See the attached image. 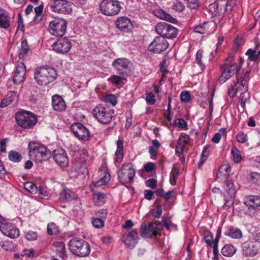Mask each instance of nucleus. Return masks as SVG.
<instances>
[{"label":"nucleus","instance_id":"f257e3e1","mask_svg":"<svg viewBox=\"0 0 260 260\" xmlns=\"http://www.w3.org/2000/svg\"><path fill=\"white\" fill-rule=\"evenodd\" d=\"M234 57L229 56L225 60L223 64L221 66V75L218 78L220 83H224L226 80L236 75V83H238L241 76L240 74V66L237 63L234 62Z\"/></svg>","mask_w":260,"mask_h":260},{"label":"nucleus","instance_id":"f03ea898","mask_svg":"<svg viewBox=\"0 0 260 260\" xmlns=\"http://www.w3.org/2000/svg\"><path fill=\"white\" fill-rule=\"evenodd\" d=\"M29 158L37 162H42L51 156V152L43 145L36 142H30L28 145Z\"/></svg>","mask_w":260,"mask_h":260},{"label":"nucleus","instance_id":"7ed1b4c3","mask_svg":"<svg viewBox=\"0 0 260 260\" xmlns=\"http://www.w3.org/2000/svg\"><path fill=\"white\" fill-rule=\"evenodd\" d=\"M56 71L49 66L40 67L34 74V78L38 84L46 85L53 82L57 77Z\"/></svg>","mask_w":260,"mask_h":260},{"label":"nucleus","instance_id":"20e7f679","mask_svg":"<svg viewBox=\"0 0 260 260\" xmlns=\"http://www.w3.org/2000/svg\"><path fill=\"white\" fill-rule=\"evenodd\" d=\"M69 246L70 250L78 256H87L90 252L89 244L79 238H75L71 239Z\"/></svg>","mask_w":260,"mask_h":260},{"label":"nucleus","instance_id":"39448f33","mask_svg":"<svg viewBox=\"0 0 260 260\" xmlns=\"http://www.w3.org/2000/svg\"><path fill=\"white\" fill-rule=\"evenodd\" d=\"M92 114L100 123L107 124L112 121L114 110L100 105L93 109Z\"/></svg>","mask_w":260,"mask_h":260},{"label":"nucleus","instance_id":"423d86ee","mask_svg":"<svg viewBox=\"0 0 260 260\" xmlns=\"http://www.w3.org/2000/svg\"><path fill=\"white\" fill-rule=\"evenodd\" d=\"M121 9L120 2L117 0H103L100 4L101 12L106 16L116 15Z\"/></svg>","mask_w":260,"mask_h":260},{"label":"nucleus","instance_id":"0eeeda50","mask_svg":"<svg viewBox=\"0 0 260 260\" xmlns=\"http://www.w3.org/2000/svg\"><path fill=\"white\" fill-rule=\"evenodd\" d=\"M135 175V170L132 163L124 164L117 172L118 179L122 184L131 183Z\"/></svg>","mask_w":260,"mask_h":260},{"label":"nucleus","instance_id":"6e6552de","mask_svg":"<svg viewBox=\"0 0 260 260\" xmlns=\"http://www.w3.org/2000/svg\"><path fill=\"white\" fill-rule=\"evenodd\" d=\"M16 120L20 126L25 128H31L36 124L37 121L35 114L25 111L17 113Z\"/></svg>","mask_w":260,"mask_h":260},{"label":"nucleus","instance_id":"1a4fd4ad","mask_svg":"<svg viewBox=\"0 0 260 260\" xmlns=\"http://www.w3.org/2000/svg\"><path fill=\"white\" fill-rule=\"evenodd\" d=\"M155 30L161 37L164 39H174L177 35V29L166 22L158 23L155 26Z\"/></svg>","mask_w":260,"mask_h":260},{"label":"nucleus","instance_id":"9d476101","mask_svg":"<svg viewBox=\"0 0 260 260\" xmlns=\"http://www.w3.org/2000/svg\"><path fill=\"white\" fill-rule=\"evenodd\" d=\"M223 197L225 201L224 206L231 207L234 203L237 187L233 181H226L223 185Z\"/></svg>","mask_w":260,"mask_h":260},{"label":"nucleus","instance_id":"9b49d317","mask_svg":"<svg viewBox=\"0 0 260 260\" xmlns=\"http://www.w3.org/2000/svg\"><path fill=\"white\" fill-rule=\"evenodd\" d=\"M131 62L125 58H119L114 60L112 66L118 74L128 76L131 74Z\"/></svg>","mask_w":260,"mask_h":260},{"label":"nucleus","instance_id":"f8f14e48","mask_svg":"<svg viewBox=\"0 0 260 260\" xmlns=\"http://www.w3.org/2000/svg\"><path fill=\"white\" fill-rule=\"evenodd\" d=\"M49 27L52 35L57 37H61L66 32L67 22L63 19H55L50 21Z\"/></svg>","mask_w":260,"mask_h":260},{"label":"nucleus","instance_id":"ddd939ff","mask_svg":"<svg viewBox=\"0 0 260 260\" xmlns=\"http://www.w3.org/2000/svg\"><path fill=\"white\" fill-rule=\"evenodd\" d=\"M162 229V224L159 222H150L147 225L145 223H142L140 226V232L142 237L151 238L152 235H156L157 231Z\"/></svg>","mask_w":260,"mask_h":260},{"label":"nucleus","instance_id":"4468645a","mask_svg":"<svg viewBox=\"0 0 260 260\" xmlns=\"http://www.w3.org/2000/svg\"><path fill=\"white\" fill-rule=\"evenodd\" d=\"M50 6L53 12L59 14H69L72 10L71 3L66 0H53Z\"/></svg>","mask_w":260,"mask_h":260},{"label":"nucleus","instance_id":"2eb2a0df","mask_svg":"<svg viewBox=\"0 0 260 260\" xmlns=\"http://www.w3.org/2000/svg\"><path fill=\"white\" fill-rule=\"evenodd\" d=\"M169 47L168 41L161 37H157L149 46V50L155 53H160Z\"/></svg>","mask_w":260,"mask_h":260},{"label":"nucleus","instance_id":"dca6fc26","mask_svg":"<svg viewBox=\"0 0 260 260\" xmlns=\"http://www.w3.org/2000/svg\"><path fill=\"white\" fill-rule=\"evenodd\" d=\"M72 47L70 40L67 38L59 39L52 45L53 50L57 53L64 54L68 53Z\"/></svg>","mask_w":260,"mask_h":260},{"label":"nucleus","instance_id":"f3484780","mask_svg":"<svg viewBox=\"0 0 260 260\" xmlns=\"http://www.w3.org/2000/svg\"><path fill=\"white\" fill-rule=\"evenodd\" d=\"M72 129L74 135L78 138L88 140L89 138V132L81 123H75L72 125Z\"/></svg>","mask_w":260,"mask_h":260},{"label":"nucleus","instance_id":"a211bd4d","mask_svg":"<svg viewBox=\"0 0 260 260\" xmlns=\"http://www.w3.org/2000/svg\"><path fill=\"white\" fill-rule=\"evenodd\" d=\"M53 158L57 165L65 167L69 165L67 153L64 149L58 148L53 151Z\"/></svg>","mask_w":260,"mask_h":260},{"label":"nucleus","instance_id":"6ab92c4d","mask_svg":"<svg viewBox=\"0 0 260 260\" xmlns=\"http://www.w3.org/2000/svg\"><path fill=\"white\" fill-rule=\"evenodd\" d=\"M122 237L125 246L129 249L134 248L139 240V235L136 230H132L127 235L124 234Z\"/></svg>","mask_w":260,"mask_h":260},{"label":"nucleus","instance_id":"aec40b11","mask_svg":"<svg viewBox=\"0 0 260 260\" xmlns=\"http://www.w3.org/2000/svg\"><path fill=\"white\" fill-rule=\"evenodd\" d=\"M25 75V66L24 64L20 62L18 63L13 78V82L16 84H19L24 81Z\"/></svg>","mask_w":260,"mask_h":260},{"label":"nucleus","instance_id":"412c9836","mask_svg":"<svg viewBox=\"0 0 260 260\" xmlns=\"http://www.w3.org/2000/svg\"><path fill=\"white\" fill-rule=\"evenodd\" d=\"M116 27L122 31H130L133 28L131 21L126 17H119L115 21Z\"/></svg>","mask_w":260,"mask_h":260},{"label":"nucleus","instance_id":"4be33fe9","mask_svg":"<svg viewBox=\"0 0 260 260\" xmlns=\"http://www.w3.org/2000/svg\"><path fill=\"white\" fill-rule=\"evenodd\" d=\"M230 172V166L229 164H226L222 165L219 168L217 174L216 180L219 182H225L228 181V179Z\"/></svg>","mask_w":260,"mask_h":260},{"label":"nucleus","instance_id":"5701e85b","mask_svg":"<svg viewBox=\"0 0 260 260\" xmlns=\"http://www.w3.org/2000/svg\"><path fill=\"white\" fill-rule=\"evenodd\" d=\"M243 253L246 256H255L258 250L257 244L253 242H246L243 245Z\"/></svg>","mask_w":260,"mask_h":260},{"label":"nucleus","instance_id":"b1692460","mask_svg":"<svg viewBox=\"0 0 260 260\" xmlns=\"http://www.w3.org/2000/svg\"><path fill=\"white\" fill-rule=\"evenodd\" d=\"M77 196L75 193L67 187H63L59 193V200L60 202H70L76 200Z\"/></svg>","mask_w":260,"mask_h":260},{"label":"nucleus","instance_id":"393cba45","mask_svg":"<svg viewBox=\"0 0 260 260\" xmlns=\"http://www.w3.org/2000/svg\"><path fill=\"white\" fill-rule=\"evenodd\" d=\"M52 105L54 110L58 112L64 111L66 105L62 98L58 95H54L52 98Z\"/></svg>","mask_w":260,"mask_h":260},{"label":"nucleus","instance_id":"a878e982","mask_svg":"<svg viewBox=\"0 0 260 260\" xmlns=\"http://www.w3.org/2000/svg\"><path fill=\"white\" fill-rule=\"evenodd\" d=\"M244 204L253 209H260V197L257 196H250L246 198Z\"/></svg>","mask_w":260,"mask_h":260},{"label":"nucleus","instance_id":"bb28decb","mask_svg":"<svg viewBox=\"0 0 260 260\" xmlns=\"http://www.w3.org/2000/svg\"><path fill=\"white\" fill-rule=\"evenodd\" d=\"M155 15L156 17L161 19H164L173 23H176L177 22V20L175 18L161 9L156 11Z\"/></svg>","mask_w":260,"mask_h":260},{"label":"nucleus","instance_id":"cd10ccee","mask_svg":"<svg viewBox=\"0 0 260 260\" xmlns=\"http://www.w3.org/2000/svg\"><path fill=\"white\" fill-rule=\"evenodd\" d=\"M53 246L56 248L55 251L58 253L59 257L62 258L63 260H65L67 255L64 243L62 242H56L54 243Z\"/></svg>","mask_w":260,"mask_h":260},{"label":"nucleus","instance_id":"c85d7f7f","mask_svg":"<svg viewBox=\"0 0 260 260\" xmlns=\"http://www.w3.org/2000/svg\"><path fill=\"white\" fill-rule=\"evenodd\" d=\"M116 144L117 150L115 152L116 158L115 161L120 163L122 161L123 157V143L122 140H118Z\"/></svg>","mask_w":260,"mask_h":260},{"label":"nucleus","instance_id":"c756f323","mask_svg":"<svg viewBox=\"0 0 260 260\" xmlns=\"http://www.w3.org/2000/svg\"><path fill=\"white\" fill-rule=\"evenodd\" d=\"M0 27L5 29L10 27V18L6 11L0 13Z\"/></svg>","mask_w":260,"mask_h":260},{"label":"nucleus","instance_id":"7c9ffc66","mask_svg":"<svg viewBox=\"0 0 260 260\" xmlns=\"http://www.w3.org/2000/svg\"><path fill=\"white\" fill-rule=\"evenodd\" d=\"M225 235L233 239H240L242 236L241 231L239 229L231 228L225 232Z\"/></svg>","mask_w":260,"mask_h":260},{"label":"nucleus","instance_id":"2f4dec72","mask_svg":"<svg viewBox=\"0 0 260 260\" xmlns=\"http://www.w3.org/2000/svg\"><path fill=\"white\" fill-rule=\"evenodd\" d=\"M93 200L95 205L98 206L102 205L106 202V195L101 192H94Z\"/></svg>","mask_w":260,"mask_h":260},{"label":"nucleus","instance_id":"473e14b6","mask_svg":"<svg viewBox=\"0 0 260 260\" xmlns=\"http://www.w3.org/2000/svg\"><path fill=\"white\" fill-rule=\"evenodd\" d=\"M236 251V249L231 244H227L224 246L221 251L222 254L226 257L233 256Z\"/></svg>","mask_w":260,"mask_h":260},{"label":"nucleus","instance_id":"72a5a7b5","mask_svg":"<svg viewBox=\"0 0 260 260\" xmlns=\"http://www.w3.org/2000/svg\"><path fill=\"white\" fill-rule=\"evenodd\" d=\"M110 180V175L108 173H105L104 176L98 181L94 182L95 187L106 185Z\"/></svg>","mask_w":260,"mask_h":260},{"label":"nucleus","instance_id":"f704fd0d","mask_svg":"<svg viewBox=\"0 0 260 260\" xmlns=\"http://www.w3.org/2000/svg\"><path fill=\"white\" fill-rule=\"evenodd\" d=\"M59 233L58 228L53 223H49L47 225V233L49 235H57Z\"/></svg>","mask_w":260,"mask_h":260},{"label":"nucleus","instance_id":"c9c22d12","mask_svg":"<svg viewBox=\"0 0 260 260\" xmlns=\"http://www.w3.org/2000/svg\"><path fill=\"white\" fill-rule=\"evenodd\" d=\"M245 55L248 56V59L252 61L257 62L259 61V58L256 54V49H249L246 51Z\"/></svg>","mask_w":260,"mask_h":260},{"label":"nucleus","instance_id":"e433bc0d","mask_svg":"<svg viewBox=\"0 0 260 260\" xmlns=\"http://www.w3.org/2000/svg\"><path fill=\"white\" fill-rule=\"evenodd\" d=\"M24 187L26 190L32 194H35L37 192V187L32 182H26L24 184Z\"/></svg>","mask_w":260,"mask_h":260},{"label":"nucleus","instance_id":"4c0bfd02","mask_svg":"<svg viewBox=\"0 0 260 260\" xmlns=\"http://www.w3.org/2000/svg\"><path fill=\"white\" fill-rule=\"evenodd\" d=\"M4 231L5 232V235L11 238H16L19 236V230L15 226L13 229H12L9 232L5 230V229H4Z\"/></svg>","mask_w":260,"mask_h":260},{"label":"nucleus","instance_id":"58836bf2","mask_svg":"<svg viewBox=\"0 0 260 260\" xmlns=\"http://www.w3.org/2000/svg\"><path fill=\"white\" fill-rule=\"evenodd\" d=\"M21 155L16 151H11L9 153V158L10 160L18 162L20 161L21 159Z\"/></svg>","mask_w":260,"mask_h":260},{"label":"nucleus","instance_id":"ea45409f","mask_svg":"<svg viewBox=\"0 0 260 260\" xmlns=\"http://www.w3.org/2000/svg\"><path fill=\"white\" fill-rule=\"evenodd\" d=\"M226 132V128H222L219 130V132L214 134L211 140L215 143H218L221 139V135H224Z\"/></svg>","mask_w":260,"mask_h":260},{"label":"nucleus","instance_id":"a19ab883","mask_svg":"<svg viewBox=\"0 0 260 260\" xmlns=\"http://www.w3.org/2000/svg\"><path fill=\"white\" fill-rule=\"evenodd\" d=\"M123 80H125V78L116 75H113L108 79L109 82L115 85L119 84Z\"/></svg>","mask_w":260,"mask_h":260},{"label":"nucleus","instance_id":"79ce46f5","mask_svg":"<svg viewBox=\"0 0 260 260\" xmlns=\"http://www.w3.org/2000/svg\"><path fill=\"white\" fill-rule=\"evenodd\" d=\"M179 175V170L176 168H173L170 174V182L172 185H175Z\"/></svg>","mask_w":260,"mask_h":260},{"label":"nucleus","instance_id":"37998d69","mask_svg":"<svg viewBox=\"0 0 260 260\" xmlns=\"http://www.w3.org/2000/svg\"><path fill=\"white\" fill-rule=\"evenodd\" d=\"M204 240L206 243L210 246H212L214 244V241L213 235L210 232H206L204 233Z\"/></svg>","mask_w":260,"mask_h":260},{"label":"nucleus","instance_id":"c03bdc74","mask_svg":"<svg viewBox=\"0 0 260 260\" xmlns=\"http://www.w3.org/2000/svg\"><path fill=\"white\" fill-rule=\"evenodd\" d=\"M232 153L233 155L234 160L236 163H239L242 160V156L240 151L236 147H234L232 149Z\"/></svg>","mask_w":260,"mask_h":260},{"label":"nucleus","instance_id":"a18cd8bd","mask_svg":"<svg viewBox=\"0 0 260 260\" xmlns=\"http://www.w3.org/2000/svg\"><path fill=\"white\" fill-rule=\"evenodd\" d=\"M105 102L112 105V106H115L117 103L116 97L113 94L107 95L105 98Z\"/></svg>","mask_w":260,"mask_h":260},{"label":"nucleus","instance_id":"49530a36","mask_svg":"<svg viewBox=\"0 0 260 260\" xmlns=\"http://www.w3.org/2000/svg\"><path fill=\"white\" fill-rule=\"evenodd\" d=\"M28 50L29 47L27 41L26 40H24L21 43V49L19 54L20 57H23L28 52Z\"/></svg>","mask_w":260,"mask_h":260},{"label":"nucleus","instance_id":"de8ad7c7","mask_svg":"<svg viewBox=\"0 0 260 260\" xmlns=\"http://www.w3.org/2000/svg\"><path fill=\"white\" fill-rule=\"evenodd\" d=\"M92 223L93 225L96 228H101L104 225V219L99 216L94 218Z\"/></svg>","mask_w":260,"mask_h":260},{"label":"nucleus","instance_id":"09e8293b","mask_svg":"<svg viewBox=\"0 0 260 260\" xmlns=\"http://www.w3.org/2000/svg\"><path fill=\"white\" fill-rule=\"evenodd\" d=\"M236 0H228L224 7V10L227 12H231L236 5Z\"/></svg>","mask_w":260,"mask_h":260},{"label":"nucleus","instance_id":"8fccbe9b","mask_svg":"<svg viewBox=\"0 0 260 260\" xmlns=\"http://www.w3.org/2000/svg\"><path fill=\"white\" fill-rule=\"evenodd\" d=\"M14 226L11 223H3L0 225V230L2 232V233L5 235V232L4 231V229L6 231H8V232L12 229H13Z\"/></svg>","mask_w":260,"mask_h":260},{"label":"nucleus","instance_id":"3c124183","mask_svg":"<svg viewBox=\"0 0 260 260\" xmlns=\"http://www.w3.org/2000/svg\"><path fill=\"white\" fill-rule=\"evenodd\" d=\"M173 124L177 125L178 127L184 129L187 128V122L183 119L179 118L177 120H174Z\"/></svg>","mask_w":260,"mask_h":260},{"label":"nucleus","instance_id":"603ef678","mask_svg":"<svg viewBox=\"0 0 260 260\" xmlns=\"http://www.w3.org/2000/svg\"><path fill=\"white\" fill-rule=\"evenodd\" d=\"M180 100L184 103H187L190 100V94L188 91H183L180 94Z\"/></svg>","mask_w":260,"mask_h":260},{"label":"nucleus","instance_id":"864d4df0","mask_svg":"<svg viewBox=\"0 0 260 260\" xmlns=\"http://www.w3.org/2000/svg\"><path fill=\"white\" fill-rule=\"evenodd\" d=\"M25 237L28 240H35L38 237V235L36 232L29 231L26 233Z\"/></svg>","mask_w":260,"mask_h":260},{"label":"nucleus","instance_id":"5fc2aeb1","mask_svg":"<svg viewBox=\"0 0 260 260\" xmlns=\"http://www.w3.org/2000/svg\"><path fill=\"white\" fill-rule=\"evenodd\" d=\"M146 101L147 103L150 105H153L156 101L154 94L151 92L147 93Z\"/></svg>","mask_w":260,"mask_h":260},{"label":"nucleus","instance_id":"6e6d98bb","mask_svg":"<svg viewBox=\"0 0 260 260\" xmlns=\"http://www.w3.org/2000/svg\"><path fill=\"white\" fill-rule=\"evenodd\" d=\"M187 6L191 9H196L199 7L198 0H187Z\"/></svg>","mask_w":260,"mask_h":260},{"label":"nucleus","instance_id":"4d7b16f0","mask_svg":"<svg viewBox=\"0 0 260 260\" xmlns=\"http://www.w3.org/2000/svg\"><path fill=\"white\" fill-rule=\"evenodd\" d=\"M194 31L200 34H204L207 31V29L204 24H200L195 27Z\"/></svg>","mask_w":260,"mask_h":260},{"label":"nucleus","instance_id":"13d9d810","mask_svg":"<svg viewBox=\"0 0 260 260\" xmlns=\"http://www.w3.org/2000/svg\"><path fill=\"white\" fill-rule=\"evenodd\" d=\"M203 51L202 50H199L196 53V62L200 66H203L202 58H203Z\"/></svg>","mask_w":260,"mask_h":260},{"label":"nucleus","instance_id":"bf43d9fd","mask_svg":"<svg viewBox=\"0 0 260 260\" xmlns=\"http://www.w3.org/2000/svg\"><path fill=\"white\" fill-rule=\"evenodd\" d=\"M43 9V6L42 5H40V6L36 7L35 8V12L36 13V16L34 17V21H37V18L42 14Z\"/></svg>","mask_w":260,"mask_h":260},{"label":"nucleus","instance_id":"052dcab7","mask_svg":"<svg viewBox=\"0 0 260 260\" xmlns=\"http://www.w3.org/2000/svg\"><path fill=\"white\" fill-rule=\"evenodd\" d=\"M209 148L210 145H206L204 146L201 155L202 158L206 160L207 159L208 156L209 155Z\"/></svg>","mask_w":260,"mask_h":260},{"label":"nucleus","instance_id":"680f3d73","mask_svg":"<svg viewBox=\"0 0 260 260\" xmlns=\"http://www.w3.org/2000/svg\"><path fill=\"white\" fill-rule=\"evenodd\" d=\"M237 140L241 143H243L247 141V136L246 135L242 133H238L236 137Z\"/></svg>","mask_w":260,"mask_h":260},{"label":"nucleus","instance_id":"e2e57ef3","mask_svg":"<svg viewBox=\"0 0 260 260\" xmlns=\"http://www.w3.org/2000/svg\"><path fill=\"white\" fill-rule=\"evenodd\" d=\"M185 148V144L181 142L178 141L176 146V152L177 153H181Z\"/></svg>","mask_w":260,"mask_h":260},{"label":"nucleus","instance_id":"0e129e2a","mask_svg":"<svg viewBox=\"0 0 260 260\" xmlns=\"http://www.w3.org/2000/svg\"><path fill=\"white\" fill-rule=\"evenodd\" d=\"M236 84H238V83H236V81H234V85L233 86V87L229 90L228 94L231 97L233 98L234 97L238 90H237L236 89Z\"/></svg>","mask_w":260,"mask_h":260},{"label":"nucleus","instance_id":"69168bd1","mask_svg":"<svg viewBox=\"0 0 260 260\" xmlns=\"http://www.w3.org/2000/svg\"><path fill=\"white\" fill-rule=\"evenodd\" d=\"M156 180L154 179H149L146 181V185L152 189H154L156 187Z\"/></svg>","mask_w":260,"mask_h":260},{"label":"nucleus","instance_id":"338daca9","mask_svg":"<svg viewBox=\"0 0 260 260\" xmlns=\"http://www.w3.org/2000/svg\"><path fill=\"white\" fill-rule=\"evenodd\" d=\"M144 167L147 172H151L154 169V164L152 162H149L146 164Z\"/></svg>","mask_w":260,"mask_h":260},{"label":"nucleus","instance_id":"774afa93","mask_svg":"<svg viewBox=\"0 0 260 260\" xmlns=\"http://www.w3.org/2000/svg\"><path fill=\"white\" fill-rule=\"evenodd\" d=\"M144 195L145 198L148 200H151L154 198V192L151 190H146Z\"/></svg>","mask_w":260,"mask_h":260}]
</instances>
